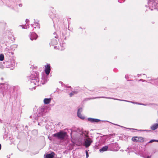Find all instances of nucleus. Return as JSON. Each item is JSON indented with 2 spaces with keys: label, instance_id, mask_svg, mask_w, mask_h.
Wrapping results in <instances>:
<instances>
[{
  "label": "nucleus",
  "instance_id": "obj_1",
  "mask_svg": "<svg viewBox=\"0 0 158 158\" xmlns=\"http://www.w3.org/2000/svg\"><path fill=\"white\" fill-rule=\"evenodd\" d=\"M0 89H1V92L3 96L7 95L8 97L10 98L13 92V88L10 87L9 85L6 84L0 83Z\"/></svg>",
  "mask_w": 158,
  "mask_h": 158
},
{
  "label": "nucleus",
  "instance_id": "obj_2",
  "mask_svg": "<svg viewBox=\"0 0 158 158\" xmlns=\"http://www.w3.org/2000/svg\"><path fill=\"white\" fill-rule=\"evenodd\" d=\"M46 110L44 106H42L39 108L37 110V113L34 114L33 116V118L34 119L33 122H35L34 120H38L39 119H42L43 121L45 122H46V120L44 121L43 119V118H44V114L45 112L46 111Z\"/></svg>",
  "mask_w": 158,
  "mask_h": 158
},
{
  "label": "nucleus",
  "instance_id": "obj_3",
  "mask_svg": "<svg viewBox=\"0 0 158 158\" xmlns=\"http://www.w3.org/2000/svg\"><path fill=\"white\" fill-rule=\"evenodd\" d=\"M36 75L32 74L28 77V81L30 82L31 86H33L32 89H35L36 86L39 85V79L38 78V75L37 73Z\"/></svg>",
  "mask_w": 158,
  "mask_h": 158
},
{
  "label": "nucleus",
  "instance_id": "obj_4",
  "mask_svg": "<svg viewBox=\"0 0 158 158\" xmlns=\"http://www.w3.org/2000/svg\"><path fill=\"white\" fill-rule=\"evenodd\" d=\"M148 7H149V9L152 10L153 9H157L158 10V0H149L148 2ZM147 7V5H145Z\"/></svg>",
  "mask_w": 158,
  "mask_h": 158
},
{
  "label": "nucleus",
  "instance_id": "obj_5",
  "mask_svg": "<svg viewBox=\"0 0 158 158\" xmlns=\"http://www.w3.org/2000/svg\"><path fill=\"white\" fill-rule=\"evenodd\" d=\"M66 132L60 131L52 135V136L55 137L57 139L60 140H63L67 136Z\"/></svg>",
  "mask_w": 158,
  "mask_h": 158
},
{
  "label": "nucleus",
  "instance_id": "obj_6",
  "mask_svg": "<svg viewBox=\"0 0 158 158\" xmlns=\"http://www.w3.org/2000/svg\"><path fill=\"white\" fill-rule=\"evenodd\" d=\"M99 98H104L112 99L117 100H118V101H124V102H131V103H132L134 104H135V102H133V101H128L126 100H123V99H120L114 98H113L108 97H103V96L95 97L94 98L92 99H94Z\"/></svg>",
  "mask_w": 158,
  "mask_h": 158
},
{
  "label": "nucleus",
  "instance_id": "obj_7",
  "mask_svg": "<svg viewBox=\"0 0 158 158\" xmlns=\"http://www.w3.org/2000/svg\"><path fill=\"white\" fill-rule=\"evenodd\" d=\"M93 142V140L91 139L88 137L85 139L84 145L86 148L89 147Z\"/></svg>",
  "mask_w": 158,
  "mask_h": 158
},
{
  "label": "nucleus",
  "instance_id": "obj_8",
  "mask_svg": "<svg viewBox=\"0 0 158 158\" xmlns=\"http://www.w3.org/2000/svg\"><path fill=\"white\" fill-rule=\"evenodd\" d=\"M132 140L134 142L141 143L144 142V138L142 137L135 136L132 138Z\"/></svg>",
  "mask_w": 158,
  "mask_h": 158
},
{
  "label": "nucleus",
  "instance_id": "obj_9",
  "mask_svg": "<svg viewBox=\"0 0 158 158\" xmlns=\"http://www.w3.org/2000/svg\"><path fill=\"white\" fill-rule=\"evenodd\" d=\"M50 70L51 69L50 64H47V65L45 66V72L47 75H48L49 74Z\"/></svg>",
  "mask_w": 158,
  "mask_h": 158
},
{
  "label": "nucleus",
  "instance_id": "obj_10",
  "mask_svg": "<svg viewBox=\"0 0 158 158\" xmlns=\"http://www.w3.org/2000/svg\"><path fill=\"white\" fill-rule=\"evenodd\" d=\"M37 37V35L35 32H32L31 33L30 39L31 40H36Z\"/></svg>",
  "mask_w": 158,
  "mask_h": 158
},
{
  "label": "nucleus",
  "instance_id": "obj_11",
  "mask_svg": "<svg viewBox=\"0 0 158 158\" xmlns=\"http://www.w3.org/2000/svg\"><path fill=\"white\" fill-rule=\"evenodd\" d=\"M118 145L116 143H111L108 145L109 148L110 150L113 151L115 150V147Z\"/></svg>",
  "mask_w": 158,
  "mask_h": 158
},
{
  "label": "nucleus",
  "instance_id": "obj_12",
  "mask_svg": "<svg viewBox=\"0 0 158 158\" xmlns=\"http://www.w3.org/2000/svg\"><path fill=\"white\" fill-rule=\"evenodd\" d=\"M80 110H81V112L82 111V108H80L78 109L77 112V115L79 118L81 119H84L85 118V117L84 116H83L80 112Z\"/></svg>",
  "mask_w": 158,
  "mask_h": 158
},
{
  "label": "nucleus",
  "instance_id": "obj_13",
  "mask_svg": "<svg viewBox=\"0 0 158 158\" xmlns=\"http://www.w3.org/2000/svg\"><path fill=\"white\" fill-rule=\"evenodd\" d=\"M88 120L91 123H98L99 121H101L98 119L97 118H88Z\"/></svg>",
  "mask_w": 158,
  "mask_h": 158
},
{
  "label": "nucleus",
  "instance_id": "obj_14",
  "mask_svg": "<svg viewBox=\"0 0 158 158\" xmlns=\"http://www.w3.org/2000/svg\"><path fill=\"white\" fill-rule=\"evenodd\" d=\"M55 154L54 152H52L50 153L47 154L45 158H53Z\"/></svg>",
  "mask_w": 158,
  "mask_h": 158
},
{
  "label": "nucleus",
  "instance_id": "obj_15",
  "mask_svg": "<svg viewBox=\"0 0 158 158\" xmlns=\"http://www.w3.org/2000/svg\"><path fill=\"white\" fill-rule=\"evenodd\" d=\"M57 44V41L55 39H53L51 40V41L50 43V45L54 46L56 45Z\"/></svg>",
  "mask_w": 158,
  "mask_h": 158
},
{
  "label": "nucleus",
  "instance_id": "obj_16",
  "mask_svg": "<svg viewBox=\"0 0 158 158\" xmlns=\"http://www.w3.org/2000/svg\"><path fill=\"white\" fill-rule=\"evenodd\" d=\"M158 128V124L155 123L152 125L150 127V128L152 130H155Z\"/></svg>",
  "mask_w": 158,
  "mask_h": 158
},
{
  "label": "nucleus",
  "instance_id": "obj_17",
  "mask_svg": "<svg viewBox=\"0 0 158 158\" xmlns=\"http://www.w3.org/2000/svg\"><path fill=\"white\" fill-rule=\"evenodd\" d=\"M51 100V98H45L44 100V103L45 104H48L50 103Z\"/></svg>",
  "mask_w": 158,
  "mask_h": 158
},
{
  "label": "nucleus",
  "instance_id": "obj_18",
  "mask_svg": "<svg viewBox=\"0 0 158 158\" xmlns=\"http://www.w3.org/2000/svg\"><path fill=\"white\" fill-rule=\"evenodd\" d=\"M108 148V146H106L103 147L101 149H100L99 151L100 152L105 151H107Z\"/></svg>",
  "mask_w": 158,
  "mask_h": 158
},
{
  "label": "nucleus",
  "instance_id": "obj_19",
  "mask_svg": "<svg viewBox=\"0 0 158 158\" xmlns=\"http://www.w3.org/2000/svg\"><path fill=\"white\" fill-rule=\"evenodd\" d=\"M151 81L156 85H158V78L153 79L151 80Z\"/></svg>",
  "mask_w": 158,
  "mask_h": 158
},
{
  "label": "nucleus",
  "instance_id": "obj_20",
  "mask_svg": "<svg viewBox=\"0 0 158 158\" xmlns=\"http://www.w3.org/2000/svg\"><path fill=\"white\" fill-rule=\"evenodd\" d=\"M34 23H35V24L36 25V26L39 28V29H40V24H39V23H38V22L39 21H38L37 22H36L35 21V19H34Z\"/></svg>",
  "mask_w": 158,
  "mask_h": 158
},
{
  "label": "nucleus",
  "instance_id": "obj_21",
  "mask_svg": "<svg viewBox=\"0 0 158 158\" xmlns=\"http://www.w3.org/2000/svg\"><path fill=\"white\" fill-rule=\"evenodd\" d=\"M32 132L33 134L35 135L37 134L38 131L37 130H34L32 131Z\"/></svg>",
  "mask_w": 158,
  "mask_h": 158
},
{
  "label": "nucleus",
  "instance_id": "obj_22",
  "mask_svg": "<svg viewBox=\"0 0 158 158\" xmlns=\"http://www.w3.org/2000/svg\"><path fill=\"white\" fill-rule=\"evenodd\" d=\"M4 59V56L3 54H1L0 55V60L2 61Z\"/></svg>",
  "mask_w": 158,
  "mask_h": 158
},
{
  "label": "nucleus",
  "instance_id": "obj_23",
  "mask_svg": "<svg viewBox=\"0 0 158 158\" xmlns=\"http://www.w3.org/2000/svg\"><path fill=\"white\" fill-rule=\"evenodd\" d=\"M140 131H146L147 132H149L151 131V130H140Z\"/></svg>",
  "mask_w": 158,
  "mask_h": 158
},
{
  "label": "nucleus",
  "instance_id": "obj_24",
  "mask_svg": "<svg viewBox=\"0 0 158 158\" xmlns=\"http://www.w3.org/2000/svg\"><path fill=\"white\" fill-rule=\"evenodd\" d=\"M157 141V140H156V139H151V140L149 142H148V143H152L154 142H156Z\"/></svg>",
  "mask_w": 158,
  "mask_h": 158
},
{
  "label": "nucleus",
  "instance_id": "obj_25",
  "mask_svg": "<svg viewBox=\"0 0 158 158\" xmlns=\"http://www.w3.org/2000/svg\"><path fill=\"white\" fill-rule=\"evenodd\" d=\"M85 153H86V158H88L89 156V155L88 152L86 150L85 151Z\"/></svg>",
  "mask_w": 158,
  "mask_h": 158
},
{
  "label": "nucleus",
  "instance_id": "obj_26",
  "mask_svg": "<svg viewBox=\"0 0 158 158\" xmlns=\"http://www.w3.org/2000/svg\"><path fill=\"white\" fill-rule=\"evenodd\" d=\"M140 105L146 106L149 105H150V104H144L140 103Z\"/></svg>",
  "mask_w": 158,
  "mask_h": 158
},
{
  "label": "nucleus",
  "instance_id": "obj_27",
  "mask_svg": "<svg viewBox=\"0 0 158 158\" xmlns=\"http://www.w3.org/2000/svg\"><path fill=\"white\" fill-rule=\"evenodd\" d=\"M4 68V66L2 64H0V68L2 69Z\"/></svg>",
  "mask_w": 158,
  "mask_h": 158
},
{
  "label": "nucleus",
  "instance_id": "obj_28",
  "mask_svg": "<svg viewBox=\"0 0 158 158\" xmlns=\"http://www.w3.org/2000/svg\"><path fill=\"white\" fill-rule=\"evenodd\" d=\"M69 94L70 96V97H71L73 95H74V94H73L72 92V93H70Z\"/></svg>",
  "mask_w": 158,
  "mask_h": 158
},
{
  "label": "nucleus",
  "instance_id": "obj_29",
  "mask_svg": "<svg viewBox=\"0 0 158 158\" xmlns=\"http://www.w3.org/2000/svg\"><path fill=\"white\" fill-rule=\"evenodd\" d=\"M73 94H76L77 93V91H72Z\"/></svg>",
  "mask_w": 158,
  "mask_h": 158
},
{
  "label": "nucleus",
  "instance_id": "obj_30",
  "mask_svg": "<svg viewBox=\"0 0 158 158\" xmlns=\"http://www.w3.org/2000/svg\"><path fill=\"white\" fill-rule=\"evenodd\" d=\"M56 33L55 32H54V37L55 38H57V35H55V34H56Z\"/></svg>",
  "mask_w": 158,
  "mask_h": 158
},
{
  "label": "nucleus",
  "instance_id": "obj_31",
  "mask_svg": "<svg viewBox=\"0 0 158 158\" xmlns=\"http://www.w3.org/2000/svg\"><path fill=\"white\" fill-rule=\"evenodd\" d=\"M15 63L14 61L13 62V63L11 64L12 65V66H13L15 65Z\"/></svg>",
  "mask_w": 158,
  "mask_h": 158
},
{
  "label": "nucleus",
  "instance_id": "obj_32",
  "mask_svg": "<svg viewBox=\"0 0 158 158\" xmlns=\"http://www.w3.org/2000/svg\"><path fill=\"white\" fill-rule=\"evenodd\" d=\"M20 26L22 27V28H24V29L26 28L25 27H24L25 26L24 25H21V26Z\"/></svg>",
  "mask_w": 158,
  "mask_h": 158
},
{
  "label": "nucleus",
  "instance_id": "obj_33",
  "mask_svg": "<svg viewBox=\"0 0 158 158\" xmlns=\"http://www.w3.org/2000/svg\"><path fill=\"white\" fill-rule=\"evenodd\" d=\"M47 81L46 80H45V81L43 82H42V84H44L45 83V82H47Z\"/></svg>",
  "mask_w": 158,
  "mask_h": 158
},
{
  "label": "nucleus",
  "instance_id": "obj_34",
  "mask_svg": "<svg viewBox=\"0 0 158 158\" xmlns=\"http://www.w3.org/2000/svg\"><path fill=\"white\" fill-rule=\"evenodd\" d=\"M135 104H136L140 105V103H139L137 102H135Z\"/></svg>",
  "mask_w": 158,
  "mask_h": 158
},
{
  "label": "nucleus",
  "instance_id": "obj_35",
  "mask_svg": "<svg viewBox=\"0 0 158 158\" xmlns=\"http://www.w3.org/2000/svg\"><path fill=\"white\" fill-rule=\"evenodd\" d=\"M28 21H29V20L27 19H26V23H27Z\"/></svg>",
  "mask_w": 158,
  "mask_h": 158
},
{
  "label": "nucleus",
  "instance_id": "obj_36",
  "mask_svg": "<svg viewBox=\"0 0 158 158\" xmlns=\"http://www.w3.org/2000/svg\"><path fill=\"white\" fill-rule=\"evenodd\" d=\"M19 6L20 7H21L22 6V4H19Z\"/></svg>",
  "mask_w": 158,
  "mask_h": 158
},
{
  "label": "nucleus",
  "instance_id": "obj_37",
  "mask_svg": "<svg viewBox=\"0 0 158 158\" xmlns=\"http://www.w3.org/2000/svg\"><path fill=\"white\" fill-rule=\"evenodd\" d=\"M113 124L114 125H116V126H119V125H118L117 124H114V123H113Z\"/></svg>",
  "mask_w": 158,
  "mask_h": 158
},
{
  "label": "nucleus",
  "instance_id": "obj_38",
  "mask_svg": "<svg viewBox=\"0 0 158 158\" xmlns=\"http://www.w3.org/2000/svg\"><path fill=\"white\" fill-rule=\"evenodd\" d=\"M1 144H0V150H1Z\"/></svg>",
  "mask_w": 158,
  "mask_h": 158
},
{
  "label": "nucleus",
  "instance_id": "obj_39",
  "mask_svg": "<svg viewBox=\"0 0 158 158\" xmlns=\"http://www.w3.org/2000/svg\"><path fill=\"white\" fill-rule=\"evenodd\" d=\"M32 118V116L31 115L30 116V118Z\"/></svg>",
  "mask_w": 158,
  "mask_h": 158
},
{
  "label": "nucleus",
  "instance_id": "obj_40",
  "mask_svg": "<svg viewBox=\"0 0 158 158\" xmlns=\"http://www.w3.org/2000/svg\"><path fill=\"white\" fill-rule=\"evenodd\" d=\"M121 0H118V2H120V1H121Z\"/></svg>",
  "mask_w": 158,
  "mask_h": 158
},
{
  "label": "nucleus",
  "instance_id": "obj_41",
  "mask_svg": "<svg viewBox=\"0 0 158 158\" xmlns=\"http://www.w3.org/2000/svg\"><path fill=\"white\" fill-rule=\"evenodd\" d=\"M147 158H150L149 156H148Z\"/></svg>",
  "mask_w": 158,
  "mask_h": 158
},
{
  "label": "nucleus",
  "instance_id": "obj_42",
  "mask_svg": "<svg viewBox=\"0 0 158 158\" xmlns=\"http://www.w3.org/2000/svg\"><path fill=\"white\" fill-rule=\"evenodd\" d=\"M59 82V83H60L61 84H62V82L61 81H60Z\"/></svg>",
  "mask_w": 158,
  "mask_h": 158
},
{
  "label": "nucleus",
  "instance_id": "obj_43",
  "mask_svg": "<svg viewBox=\"0 0 158 158\" xmlns=\"http://www.w3.org/2000/svg\"><path fill=\"white\" fill-rule=\"evenodd\" d=\"M38 125H40V123H39V122H38Z\"/></svg>",
  "mask_w": 158,
  "mask_h": 158
},
{
  "label": "nucleus",
  "instance_id": "obj_44",
  "mask_svg": "<svg viewBox=\"0 0 158 158\" xmlns=\"http://www.w3.org/2000/svg\"><path fill=\"white\" fill-rule=\"evenodd\" d=\"M43 78H44V77H42V79H43Z\"/></svg>",
  "mask_w": 158,
  "mask_h": 158
},
{
  "label": "nucleus",
  "instance_id": "obj_45",
  "mask_svg": "<svg viewBox=\"0 0 158 158\" xmlns=\"http://www.w3.org/2000/svg\"><path fill=\"white\" fill-rule=\"evenodd\" d=\"M6 63H9V61H6Z\"/></svg>",
  "mask_w": 158,
  "mask_h": 158
},
{
  "label": "nucleus",
  "instance_id": "obj_46",
  "mask_svg": "<svg viewBox=\"0 0 158 158\" xmlns=\"http://www.w3.org/2000/svg\"><path fill=\"white\" fill-rule=\"evenodd\" d=\"M1 79L2 80H3V78H1Z\"/></svg>",
  "mask_w": 158,
  "mask_h": 158
},
{
  "label": "nucleus",
  "instance_id": "obj_47",
  "mask_svg": "<svg viewBox=\"0 0 158 158\" xmlns=\"http://www.w3.org/2000/svg\"><path fill=\"white\" fill-rule=\"evenodd\" d=\"M69 88H71V86H69Z\"/></svg>",
  "mask_w": 158,
  "mask_h": 158
},
{
  "label": "nucleus",
  "instance_id": "obj_48",
  "mask_svg": "<svg viewBox=\"0 0 158 158\" xmlns=\"http://www.w3.org/2000/svg\"><path fill=\"white\" fill-rule=\"evenodd\" d=\"M125 78L127 77L126 75L125 76Z\"/></svg>",
  "mask_w": 158,
  "mask_h": 158
},
{
  "label": "nucleus",
  "instance_id": "obj_49",
  "mask_svg": "<svg viewBox=\"0 0 158 158\" xmlns=\"http://www.w3.org/2000/svg\"><path fill=\"white\" fill-rule=\"evenodd\" d=\"M125 78L127 77L126 75L125 76Z\"/></svg>",
  "mask_w": 158,
  "mask_h": 158
},
{
  "label": "nucleus",
  "instance_id": "obj_50",
  "mask_svg": "<svg viewBox=\"0 0 158 158\" xmlns=\"http://www.w3.org/2000/svg\"><path fill=\"white\" fill-rule=\"evenodd\" d=\"M81 110H80V112L81 113Z\"/></svg>",
  "mask_w": 158,
  "mask_h": 158
},
{
  "label": "nucleus",
  "instance_id": "obj_51",
  "mask_svg": "<svg viewBox=\"0 0 158 158\" xmlns=\"http://www.w3.org/2000/svg\"><path fill=\"white\" fill-rule=\"evenodd\" d=\"M157 122H158V119L157 120Z\"/></svg>",
  "mask_w": 158,
  "mask_h": 158
},
{
  "label": "nucleus",
  "instance_id": "obj_52",
  "mask_svg": "<svg viewBox=\"0 0 158 158\" xmlns=\"http://www.w3.org/2000/svg\"><path fill=\"white\" fill-rule=\"evenodd\" d=\"M157 142H158V140H157V141H156Z\"/></svg>",
  "mask_w": 158,
  "mask_h": 158
},
{
  "label": "nucleus",
  "instance_id": "obj_53",
  "mask_svg": "<svg viewBox=\"0 0 158 158\" xmlns=\"http://www.w3.org/2000/svg\"><path fill=\"white\" fill-rule=\"evenodd\" d=\"M58 88H57L56 90H57V89H58Z\"/></svg>",
  "mask_w": 158,
  "mask_h": 158
},
{
  "label": "nucleus",
  "instance_id": "obj_54",
  "mask_svg": "<svg viewBox=\"0 0 158 158\" xmlns=\"http://www.w3.org/2000/svg\"><path fill=\"white\" fill-rule=\"evenodd\" d=\"M79 28L81 29L82 28H81V27H80V28Z\"/></svg>",
  "mask_w": 158,
  "mask_h": 158
},
{
  "label": "nucleus",
  "instance_id": "obj_55",
  "mask_svg": "<svg viewBox=\"0 0 158 158\" xmlns=\"http://www.w3.org/2000/svg\"><path fill=\"white\" fill-rule=\"evenodd\" d=\"M48 138H49V139H50V138L49 137H48Z\"/></svg>",
  "mask_w": 158,
  "mask_h": 158
},
{
  "label": "nucleus",
  "instance_id": "obj_56",
  "mask_svg": "<svg viewBox=\"0 0 158 158\" xmlns=\"http://www.w3.org/2000/svg\"><path fill=\"white\" fill-rule=\"evenodd\" d=\"M48 138H49V139H50V138L49 137H48Z\"/></svg>",
  "mask_w": 158,
  "mask_h": 158
},
{
  "label": "nucleus",
  "instance_id": "obj_57",
  "mask_svg": "<svg viewBox=\"0 0 158 158\" xmlns=\"http://www.w3.org/2000/svg\"><path fill=\"white\" fill-rule=\"evenodd\" d=\"M48 138H49V139H50V138L49 137H48Z\"/></svg>",
  "mask_w": 158,
  "mask_h": 158
}]
</instances>
